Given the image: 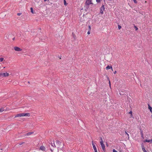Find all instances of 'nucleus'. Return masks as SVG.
<instances>
[{
	"instance_id": "cd10ccee",
	"label": "nucleus",
	"mask_w": 152,
	"mask_h": 152,
	"mask_svg": "<svg viewBox=\"0 0 152 152\" xmlns=\"http://www.w3.org/2000/svg\"><path fill=\"white\" fill-rule=\"evenodd\" d=\"M87 34H90V31H88L87 32Z\"/></svg>"
},
{
	"instance_id": "e433bc0d",
	"label": "nucleus",
	"mask_w": 152,
	"mask_h": 152,
	"mask_svg": "<svg viewBox=\"0 0 152 152\" xmlns=\"http://www.w3.org/2000/svg\"><path fill=\"white\" fill-rule=\"evenodd\" d=\"M50 150L51 151H53V150H51V149H50Z\"/></svg>"
},
{
	"instance_id": "b1692460",
	"label": "nucleus",
	"mask_w": 152,
	"mask_h": 152,
	"mask_svg": "<svg viewBox=\"0 0 152 152\" xmlns=\"http://www.w3.org/2000/svg\"><path fill=\"white\" fill-rule=\"evenodd\" d=\"M21 13H18L17 15H18V16H20L21 15Z\"/></svg>"
},
{
	"instance_id": "4be33fe9",
	"label": "nucleus",
	"mask_w": 152,
	"mask_h": 152,
	"mask_svg": "<svg viewBox=\"0 0 152 152\" xmlns=\"http://www.w3.org/2000/svg\"><path fill=\"white\" fill-rule=\"evenodd\" d=\"M121 27L120 26V25H118V28L119 29H121Z\"/></svg>"
},
{
	"instance_id": "4c0bfd02",
	"label": "nucleus",
	"mask_w": 152,
	"mask_h": 152,
	"mask_svg": "<svg viewBox=\"0 0 152 152\" xmlns=\"http://www.w3.org/2000/svg\"><path fill=\"white\" fill-rule=\"evenodd\" d=\"M110 0V1H111V0Z\"/></svg>"
},
{
	"instance_id": "f257e3e1",
	"label": "nucleus",
	"mask_w": 152,
	"mask_h": 152,
	"mask_svg": "<svg viewBox=\"0 0 152 152\" xmlns=\"http://www.w3.org/2000/svg\"><path fill=\"white\" fill-rule=\"evenodd\" d=\"M30 113H22L20 114H18L15 116V118L17 117H21L23 116H30Z\"/></svg>"
},
{
	"instance_id": "6ab92c4d",
	"label": "nucleus",
	"mask_w": 152,
	"mask_h": 152,
	"mask_svg": "<svg viewBox=\"0 0 152 152\" xmlns=\"http://www.w3.org/2000/svg\"><path fill=\"white\" fill-rule=\"evenodd\" d=\"M141 137H142L143 138H144V136H143V134L142 132H141Z\"/></svg>"
},
{
	"instance_id": "9d476101",
	"label": "nucleus",
	"mask_w": 152,
	"mask_h": 152,
	"mask_svg": "<svg viewBox=\"0 0 152 152\" xmlns=\"http://www.w3.org/2000/svg\"><path fill=\"white\" fill-rule=\"evenodd\" d=\"M34 133V132H28V133H27L26 134V136H29L31 134H33Z\"/></svg>"
},
{
	"instance_id": "39448f33",
	"label": "nucleus",
	"mask_w": 152,
	"mask_h": 152,
	"mask_svg": "<svg viewBox=\"0 0 152 152\" xmlns=\"http://www.w3.org/2000/svg\"><path fill=\"white\" fill-rule=\"evenodd\" d=\"M105 8L104 5L103 4L100 8V13L103 14L104 13V10Z\"/></svg>"
},
{
	"instance_id": "423d86ee",
	"label": "nucleus",
	"mask_w": 152,
	"mask_h": 152,
	"mask_svg": "<svg viewBox=\"0 0 152 152\" xmlns=\"http://www.w3.org/2000/svg\"><path fill=\"white\" fill-rule=\"evenodd\" d=\"M14 49L15 50L18 51H21L22 50V49H21L20 48L16 46L14 47Z\"/></svg>"
},
{
	"instance_id": "2f4dec72",
	"label": "nucleus",
	"mask_w": 152,
	"mask_h": 152,
	"mask_svg": "<svg viewBox=\"0 0 152 152\" xmlns=\"http://www.w3.org/2000/svg\"><path fill=\"white\" fill-rule=\"evenodd\" d=\"M109 83L110 86V80H109Z\"/></svg>"
},
{
	"instance_id": "c9c22d12",
	"label": "nucleus",
	"mask_w": 152,
	"mask_h": 152,
	"mask_svg": "<svg viewBox=\"0 0 152 152\" xmlns=\"http://www.w3.org/2000/svg\"><path fill=\"white\" fill-rule=\"evenodd\" d=\"M147 3V1H145V3Z\"/></svg>"
},
{
	"instance_id": "7c9ffc66",
	"label": "nucleus",
	"mask_w": 152,
	"mask_h": 152,
	"mask_svg": "<svg viewBox=\"0 0 152 152\" xmlns=\"http://www.w3.org/2000/svg\"><path fill=\"white\" fill-rule=\"evenodd\" d=\"M58 142L59 143H60V142L58 141H56V142Z\"/></svg>"
},
{
	"instance_id": "bb28decb",
	"label": "nucleus",
	"mask_w": 152,
	"mask_h": 152,
	"mask_svg": "<svg viewBox=\"0 0 152 152\" xmlns=\"http://www.w3.org/2000/svg\"><path fill=\"white\" fill-rule=\"evenodd\" d=\"M125 133H126V134L127 135L128 137V138H129V134L126 133V132H125Z\"/></svg>"
},
{
	"instance_id": "72a5a7b5",
	"label": "nucleus",
	"mask_w": 152,
	"mask_h": 152,
	"mask_svg": "<svg viewBox=\"0 0 152 152\" xmlns=\"http://www.w3.org/2000/svg\"><path fill=\"white\" fill-rule=\"evenodd\" d=\"M150 142H152V139L151 140H150Z\"/></svg>"
},
{
	"instance_id": "4468645a",
	"label": "nucleus",
	"mask_w": 152,
	"mask_h": 152,
	"mask_svg": "<svg viewBox=\"0 0 152 152\" xmlns=\"http://www.w3.org/2000/svg\"><path fill=\"white\" fill-rule=\"evenodd\" d=\"M150 142V140H145L144 141V142Z\"/></svg>"
},
{
	"instance_id": "6e6552de",
	"label": "nucleus",
	"mask_w": 152,
	"mask_h": 152,
	"mask_svg": "<svg viewBox=\"0 0 152 152\" xmlns=\"http://www.w3.org/2000/svg\"><path fill=\"white\" fill-rule=\"evenodd\" d=\"M40 149L42 151H45L46 148L44 146L42 145L40 147Z\"/></svg>"
},
{
	"instance_id": "5701e85b",
	"label": "nucleus",
	"mask_w": 152,
	"mask_h": 152,
	"mask_svg": "<svg viewBox=\"0 0 152 152\" xmlns=\"http://www.w3.org/2000/svg\"><path fill=\"white\" fill-rule=\"evenodd\" d=\"M97 3H99L100 2L101 0H96Z\"/></svg>"
},
{
	"instance_id": "412c9836",
	"label": "nucleus",
	"mask_w": 152,
	"mask_h": 152,
	"mask_svg": "<svg viewBox=\"0 0 152 152\" xmlns=\"http://www.w3.org/2000/svg\"><path fill=\"white\" fill-rule=\"evenodd\" d=\"M100 142H102H102H104V141H103V140L102 138V137H101L100 138Z\"/></svg>"
},
{
	"instance_id": "f03ea898",
	"label": "nucleus",
	"mask_w": 152,
	"mask_h": 152,
	"mask_svg": "<svg viewBox=\"0 0 152 152\" xmlns=\"http://www.w3.org/2000/svg\"><path fill=\"white\" fill-rule=\"evenodd\" d=\"M9 75V74L7 72H4V73H0V77H8Z\"/></svg>"
},
{
	"instance_id": "7ed1b4c3",
	"label": "nucleus",
	"mask_w": 152,
	"mask_h": 152,
	"mask_svg": "<svg viewBox=\"0 0 152 152\" xmlns=\"http://www.w3.org/2000/svg\"><path fill=\"white\" fill-rule=\"evenodd\" d=\"M85 4L86 5H87L88 6L90 4H93V3L92 2L91 0H86L85 2Z\"/></svg>"
},
{
	"instance_id": "1a4fd4ad",
	"label": "nucleus",
	"mask_w": 152,
	"mask_h": 152,
	"mask_svg": "<svg viewBox=\"0 0 152 152\" xmlns=\"http://www.w3.org/2000/svg\"><path fill=\"white\" fill-rule=\"evenodd\" d=\"M106 69H111L112 70H113L112 67V66H110L109 65H108L106 67Z\"/></svg>"
},
{
	"instance_id": "f704fd0d",
	"label": "nucleus",
	"mask_w": 152,
	"mask_h": 152,
	"mask_svg": "<svg viewBox=\"0 0 152 152\" xmlns=\"http://www.w3.org/2000/svg\"><path fill=\"white\" fill-rule=\"evenodd\" d=\"M129 113H132V111H130V112H129Z\"/></svg>"
},
{
	"instance_id": "0eeeda50",
	"label": "nucleus",
	"mask_w": 152,
	"mask_h": 152,
	"mask_svg": "<svg viewBox=\"0 0 152 152\" xmlns=\"http://www.w3.org/2000/svg\"><path fill=\"white\" fill-rule=\"evenodd\" d=\"M92 144L93 145V148L94 150V152H97L96 148L95 145L94 144L93 141L92 142Z\"/></svg>"
},
{
	"instance_id": "c85d7f7f",
	"label": "nucleus",
	"mask_w": 152,
	"mask_h": 152,
	"mask_svg": "<svg viewBox=\"0 0 152 152\" xmlns=\"http://www.w3.org/2000/svg\"><path fill=\"white\" fill-rule=\"evenodd\" d=\"M134 27H135V29H136V30H137V29H138V28H137L136 26H134Z\"/></svg>"
},
{
	"instance_id": "f8f14e48",
	"label": "nucleus",
	"mask_w": 152,
	"mask_h": 152,
	"mask_svg": "<svg viewBox=\"0 0 152 152\" xmlns=\"http://www.w3.org/2000/svg\"><path fill=\"white\" fill-rule=\"evenodd\" d=\"M142 149L144 152H147L146 151L144 147L143 146L142 147Z\"/></svg>"
},
{
	"instance_id": "ddd939ff",
	"label": "nucleus",
	"mask_w": 152,
	"mask_h": 152,
	"mask_svg": "<svg viewBox=\"0 0 152 152\" xmlns=\"http://www.w3.org/2000/svg\"><path fill=\"white\" fill-rule=\"evenodd\" d=\"M4 110V109L3 108H1L0 109V112H2Z\"/></svg>"
},
{
	"instance_id": "393cba45",
	"label": "nucleus",
	"mask_w": 152,
	"mask_h": 152,
	"mask_svg": "<svg viewBox=\"0 0 152 152\" xmlns=\"http://www.w3.org/2000/svg\"><path fill=\"white\" fill-rule=\"evenodd\" d=\"M113 152H118L116 150H115L114 149L113 150Z\"/></svg>"
},
{
	"instance_id": "f3484780",
	"label": "nucleus",
	"mask_w": 152,
	"mask_h": 152,
	"mask_svg": "<svg viewBox=\"0 0 152 152\" xmlns=\"http://www.w3.org/2000/svg\"><path fill=\"white\" fill-rule=\"evenodd\" d=\"M30 10H31V12L32 13V14H34V13L33 12V8L32 7H31V8H30Z\"/></svg>"
},
{
	"instance_id": "20e7f679",
	"label": "nucleus",
	"mask_w": 152,
	"mask_h": 152,
	"mask_svg": "<svg viewBox=\"0 0 152 152\" xmlns=\"http://www.w3.org/2000/svg\"><path fill=\"white\" fill-rule=\"evenodd\" d=\"M100 144L103 151L104 152H105V145L104 144V142H100Z\"/></svg>"
},
{
	"instance_id": "aec40b11",
	"label": "nucleus",
	"mask_w": 152,
	"mask_h": 152,
	"mask_svg": "<svg viewBox=\"0 0 152 152\" xmlns=\"http://www.w3.org/2000/svg\"><path fill=\"white\" fill-rule=\"evenodd\" d=\"M91 27L90 26H88V31H91Z\"/></svg>"
},
{
	"instance_id": "2eb2a0df",
	"label": "nucleus",
	"mask_w": 152,
	"mask_h": 152,
	"mask_svg": "<svg viewBox=\"0 0 152 152\" xmlns=\"http://www.w3.org/2000/svg\"><path fill=\"white\" fill-rule=\"evenodd\" d=\"M3 60H4V59L3 58H0V62H1Z\"/></svg>"
},
{
	"instance_id": "a211bd4d",
	"label": "nucleus",
	"mask_w": 152,
	"mask_h": 152,
	"mask_svg": "<svg viewBox=\"0 0 152 152\" xmlns=\"http://www.w3.org/2000/svg\"><path fill=\"white\" fill-rule=\"evenodd\" d=\"M64 3L65 5H67V4L66 3L65 0H64Z\"/></svg>"
},
{
	"instance_id": "a878e982",
	"label": "nucleus",
	"mask_w": 152,
	"mask_h": 152,
	"mask_svg": "<svg viewBox=\"0 0 152 152\" xmlns=\"http://www.w3.org/2000/svg\"><path fill=\"white\" fill-rule=\"evenodd\" d=\"M133 1L134 3H137V1L136 0H133Z\"/></svg>"
},
{
	"instance_id": "dca6fc26",
	"label": "nucleus",
	"mask_w": 152,
	"mask_h": 152,
	"mask_svg": "<svg viewBox=\"0 0 152 152\" xmlns=\"http://www.w3.org/2000/svg\"><path fill=\"white\" fill-rule=\"evenodd\" d=\"M51 146L53 147H55L56 146H55V144H54V142L53 143H51Z\"/></svg>"
},
{
	"instance_id": "9b49d317",
	"label": "nucleus",
	"mask_w": 152,
	"mask_h": 152,
	"mask_svg": "<svg viewBox=\"0 0 152 152\" xmlns=\"http://www.w3.org/2000/svg\"><path fill=\"white\" fill-rule=\"evenodd\" d=\"M148 109L150 110V111L151 112H152V108L151 107L149 104H148Z\"/></svg>"
},
{
	"instance_id": "473e14b6",
	"label": "nucleus",
	"mask_w": 152,
	"mask_h": 152,
	"mask_svg": "<svg viewBox=\"0 0 152 152\" xmlns=\"http://www.w3.org/2000/svg\"><path fill=\"white\" fill-rule=\"evenodd\" d=\"M49 0H44L45 2L46 1H48Z\"/></svg>"
},
{
	"instance_id": "c756f323",
	"label": "nucleus",
	"mask_w": 152,
	"mask_h": 152,
	"mask_svg": "<svg viewBox=\"0 0 152 152\" xmlns=\"http://www.w3.org/2000/svg\"><path fill=\"white\" fill-rule=\"evenodd\" d=\"M116 72H117L116 71H114V74H116Z\"/></svg>"
}]
</instances>
